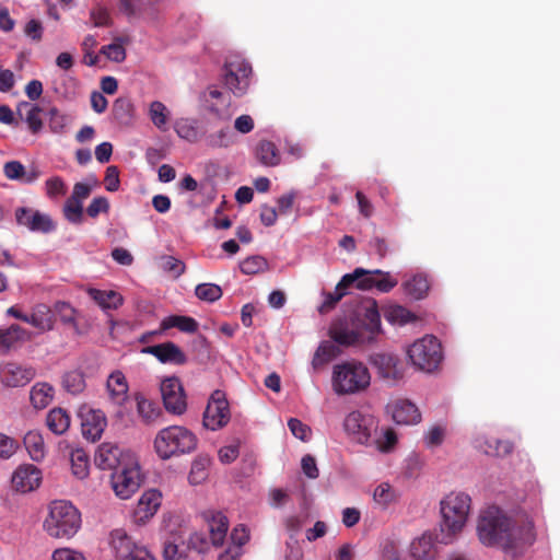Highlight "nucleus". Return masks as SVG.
Returning <instances> with one entry per match:
<instances>
[{"mask_svg": "<svg viewBox=\"0 0 560 560\" xmlns=\"http://www.w3.org/2000/svg\"><path fill=\"white\" fill-rule=\"evenodd\" d=\"M119 9L128 18H132L145 12L142 0H119Z\"/></svg>", "mask_w": 560, "mask_h": 560, "instance_id": "nucleus-58", "label": "nucleus"}, {"mask_svg": "<svg viewBox=\"0 0 560 560\" xmlns=\"http://www.w3.org/2000/svg\"><path fill=\"white\" fill-rule=\"evenodd\" d=\"M43 527L50 537L69 539L81 527V514L68 501H54L49 506V513L44 521Z\"/></svg>", "mask_w": 560, "mask_h": 560, "instance_id": "nucleus-5", "label": "nucleus"}, {"mask_svg": "<svg viewBox=\"0 0 560 560\" xmlns=\"http://www.w3.org/2000/svg\"><path fill=\"white\" fill-rule=\"evenodd\" d=\"M387 322L397 325H406L417 320V316L408 308L401 305H394L388 307L384 314Z\"/></svg>", "mask_w": 560, "mask_h": 560, "instance_id": "nucleus-41", "label": "nucleus"}, {"mask_svg": "<svg viewBox=\"0 0 560 560\" xmlns=\"http://www.w3.org/2000/svg\"><path fill=\"white\" fill-rule=\"evenodd\" d=\"M42 108L30 102H20L18 105V115L27 124L30 131L38 133L43 128L40 118Z\"/></svg>", "mask_w": 560, "mask_h": 560, "instance_id": "nucleus-27", "label": "nucleus"}, {"mask_svg": "<svg viewBox=\"0 0 560 560\" xmlns=\"http://www.w3.org/2000/svg\"><path fill=\"white\" fill-rule=\"evenodd\" d=\"M402 288L409 296L415 300L423 299L430 288L429 280L425 275L419 273L402 283Z\"/></svg>", "mask_w": 560, "mask_h": 560, "instance_id": "nucleus-36", "label": "nucleus"}, {"mask_svg": "<svg viewBox=\"0 0 560 560\" xmlns=\"http://www.w3.org/2000/svg\"><path fill=\"white\" fill-rule=\"evenodd\" d=\"M35 375L33 366L16 362H8L0 368V380L8 387L25 386Z\"/></svg>", "mask_w": 560, "mask_h": 560, "instance_id": "nucleus-15", "label": "nucleus"}, {"mask_svg": "<svg viewBox=\"0 0 560 560\" xmlns=\"http://www.w3.org/2000/svg\"><path fill=\"white\" fill-rule=\"evenodd\" d=\"M357 271L361 272L357 276L352 287L363 291L375 288L376 273H374V270L370 271L363 268H355L352 273H355Z\"/></svg>", "mask_w": 560, "mask_h": 560, "instance_id": "nucleus-51", "label": "nucleus"}, {"mask_svg": "<svg viewBox=\"0 0 560 560\" xmlns=\"http://www.w3.org/2000/svg\"><path fill=\"white\" fill-rule=\"evenodd\" d=\"M477 530L483 545L499 546L513 558L522 555L535 541L532 524L513 527L512 521L495 506L481 513Z\"/></svg>", "mask_w": 560, "mask_h": 560, "instance_id": "nucleus-1", "label": "nucleus"}, {"mask_svg": "<svg viewBox=\"0 0 560 560\" xmlns=\"http://www.w3.org/2000/svg\"><path fill=\"white\" fill-rule=\"evenodd\" d=\"M202 518L208 524L212 545L222 546L229 529L228 517L221 511L207 510L202 512Z\"/></svg>", "mask_w": 560, "mask_h": 560, "instance_id": "nucleus-20", "label": "nucleus"}, {"mask_svg": "<svg viewBox=\"0 0 560 560\" xmlns=\"http://www.w3.org/2000/svg\"><path fill=\"white\" fill-rule=\"evenodd\" d=\"M72 474L78 479H84L89 475V456L82 448H77L70 454Z\"/></svg>", "mask_w": 560, "mask_h": 560, "instance_id": "nucleus-39", "label": "nucleus"}, {"mask_svg": "<svg viewBox=\"0 0 560 560\" xmlns=\"http://www.w3.org/2000/svg\"><path fill=\"white\" fill-rule=\"evenodd\" d=\"M207 460L206 459H196L191 465V469L189 472V482L191 485H199L202 480L207 478Z\"/></svg>", "mask_w": 560, "mask_h": 560, "instance_id": "nucleus-61", "label": "nucleus"}, {"mask_svg": "<svg viewBox=\"0 0 560 560\" xmlns=\"http://www.w3.org/2000/svg\"><path fill=\"white\" fill-rule=\"evenodd\" d=\"M112 546L118 560H156L144 546L120 529L112 533Z\"/></svg>", "mask_w": 560, "mask_h": 560, "instance_id": "nucleus-11", "label": "nucleus"}, {"mask_svg": "<svg viewBox=\"0 0 560 560\" xmlns=\"http://www.w3.org/2000/svg\"><path fill=\"white\" fill-rule=\"evenodd\" d=\"M106 390L109 399L117 406H124L128 399L129 385L125 374L116 370L109 374L106 381Z\"/></svg>", "mask_w": 560, "mask_h": 560, "instance_id": "nucleus-22", "label": "nucleus"}, {"mask_svg": "<svg viewBox=\"0 0 560 560\" xmlns=\"http://www.w3.org/2000/svg\"><path fill=\"white\" fill-rule=\"evenodd\" d=\"M198 323L195 318L185 315H171L161 322V330L177 328L182 332L194 334L198 330Z\"/></svg>", "mask_w": 560, "mask_h": 560, "instance_id": "nucleus-30", "label": "nucleus"}, {"mask_svg": "<svg viewBox=\"0 0 560 560\" xmlns=\"http://www.w3.org/2000/svg\"><path fill=\"white\" fill-rule=\"evenodd\" d=\"M89 295L103 310H116L124 301L121 294L113 290L103 291L98 289H90Z\"/></svg>", "mask_w": 560, "mask_h": 560, "instance_id": "nucleus-32", "label": "nucleus"}, {"mask_svg": "<svg viewBox=\"0 0 560 560\" xmlns=\"http://www.w3.org/2000/svg\"><path fill=\"white\" fill-rule=\"evenodd\" d=\"M170 112L167 107L160 101L150 104L149 116L152 124L160 130H166Z\"/></svg>", "mask_w": 560, "mask_h": 560, "instance_id": "nucleus-43", "label": "nucleus"}, {"mask_svg": "<svg viewBox=\"0 0 560 560\" xmlns=\"http://www.w3.org/2000/svg\"><path fill=\"white\" fill-rule=\"evenodd\" d=\"M479 447L485 454L494 457H504L513 451V444L510 441L494 438L487 439Z\"/></svg>", "mask_w": 560, "mask_h": 560, "instance_id": "nucleus-38", "label": "nucleus"}, {"mask_svg": "<svg viewBox=\"0 0 560 560\" xmlns=\"http://www.w3.org/2000/svg\"><path fill=\"white\" fill-rule=\"evenodd\" d=\"M383 439L384 441L377 438V435L373 436L372 439V442L375 443L377 448L381 450L382 452L390 451L397 443L396 432L392 428H387L383 432Z\"/></svg>", "mask_w": 560, "mask_h": 560, "instance_id": "nucleus-57", "label": "nucleus"}, {"mask_svg": "<svg viewBox=\"0 0 560 560\" xmlns=\"http://www.w3.org/2000/svg\"><path fill=\"white\" fill-rule=\"evenodd\" d=\"M124 42L122 37H116L114 43L101 48V54L105 55L112 61L122 62L126 59Z\"/></svg>", "mask_w": 560, "mask_h": 560, "instance_id": "nucleus-45", "label": "nucleus"}, {"mask_svg": "<svg viewBox=\"0 0 560 560\" xmlns=\"http://www.w3.org/2000/svg\"><path fill=\"white\" fill-rule=\"evenodd\" d=\"M49 128L55 133H61L66 127L70 124L71 117L62 114L56 107L49 109Z\"/></svg>", "mask_w": 560, "mask_h": 560, "instance_id": "nucleus-49", "label": "nucleus"}, {"mask_svg": "<svg viewBox=\"0 0 560 560\" xmlns=\"http://www.w3.org/2000/svg\"><path fill=\"white\" fill-rule=\"evenodd\" d=\"M186 549L187 548L184 546L165 541L163 546V558L164 560H180L187 557Z\"/></svg>", "mask_w": 560, "mask_h": 560, "instance_id": "nucleus-60", "label": "nucleus"}, {"mask_svg": "<svg viewBox=\"0 0 560 560\" xmlns=\"http://www.w3.org/2000/svg\"><path fill=\"white\" fill-rule=\"evenodd\" d=\"M137 411L142 421L147 424L155 422L161 416L160 407L141 394H136Z\"/></svg>", "mask_w": 560, "mask_h": 560, "instance_id": "nucleus-35", "label": "nucleus"}, {"mask_svg": "<svg viewBox=\"0 0 560 560\" xmlns=\"http://www.w3.org/2000/svg\"><path fill=\"white\" fill-rule=\"evenodd\" d=\"M207 109L220 120H230L232 117L231 96L220 91L215 85H210L203 93Z\"/></svg>", "mask_w": 560, "mask_h": 560, "instance_id": "nucleus-16", "label": "nucleus"}, {"mask_svg": "<svg viewBox=\"0 0 560 560\" xmlns=\"http://www.w3.org/2000/svg\"><path fill=\"white\" fill-rule=\"evenodd\" d=\"M97 45V40L94 35H88L82 42V49L84 51L83 61L88 66H95L98 61L97 55L94 54V48Z\"/></svg>", "mask_w": 560, "mask_h": 560, "instance_id": "nucleus-54", "label": "nucleus"}, {"mask_svg": "<svg viewBox=\"0 0 560 560\" xmlns=\"http://www.w3.org/2000/svg\"><path fill=\"white\" fill-rule=\"evenodd\" d=\"M162 501V494L155 489H150L142 493L138 500L137 506L133 511L136 523H145L159 510Z\"/></svg>", "mask_w": 560, "mask_h": 560, "instance_id": "nucleus-21", "label": "nucleus"}, {"mask_svg": "<svg viewBox=\"0 0 560 560\" xmlns=\"http://www.w3.org/2000/svg\"><path fill=\"white\" fill-rule=\"evenodd\" d=\"M26 338V330L13 324L9 328L0 329V350L8 351L18 342Z\"/></svg>", "mask_w": 560, "mask_h": 560, "instance_id": "nucleus-37", "label": "nucleus"}, {"mask_svg": "<svg viewBox=\"0 0 560 560\" xmlns=\"http://www.w3.org/2000/svg\"><path fill=\"white\" fill-rule=\"evenodd\" d=\"M143 352L155 357L163 364L184 365L188 361L185 352L172 341L149 346Z\"/></svg>", "mask_w": 560, "mask_h": 560, "instance_id": "nucleus-18", "label": "nucleus"}, {"mask_svg": "<svg viewBox=\"0 0 560 560\" xmlns=\"http://www.w3.org/2000/svg\"><path fill=\"white\" fill-rule=\"evenodd\" d=\"M198 299L207 302H214L222 296V289L213 283H201L195 289Z\"/></svg>", "mask_w": 560, "mask_h": 560, "instance_id": "nucleus-48", "label": "nucleus"}, {"mask_svg": "<svg viewBox=\"0 0 560 560\" xmlns=\"http://www.w3.org/2000/svg\"><path fill=\"white\" fill-rule=\"evenodd\" d=\"M109 211V201L106 197L100 196L93 198L86 208V214L95 219L100 213H107Z\"/></svg>", "mask_w": 560, "mask_h": 560, "instance_id": "nucleus-62", "label": "nucleus"}, {"mask_svg": "<svg viewBox=\"0 0 560 560\" xmlns=\"http://www.w3.org/2000/svg\"><path fill=\"white\" fill-rule=\"evenodd\" d=\"M252 74L250 65L240 58H233L223 67V83L237 97L243 96L249 86Z\"/></svg>", "mask_w": 560, "mask_h": 560, "instance_id": "nucleus-10", "label": "nucleus"}, {"mask_svg": "<svg viewBox=\"0 0 560 560\" xmlns=\"http://www.w3.org/2000/svg\"><path fill=\"white\" fill-rule=\"evenodd\" d=\"M407 354L418 370L429 373L436 370L443 359L441 343L432 335L416 340L409 347Z\"/></svg>", "mask_w": 560, "mask_h": 560, "instance_id": "nucleus-7", "label": "nucleus"}, {"mask_svg": "<svg viewBox=\"0 0 560 560\" xmlns=\"http://www.w3.org/2000/svg\"><path fill=\"white\" fill-rule=\"evenodd\" d=\"M410 555L415 560H433L435 558L434 540L431 534L424 533L410 545Z\"/></svg>", "mask_w": 560, "mask_h": 560, "instance_id": "nucleus-28", "label": "nucleus"}, {"mask_svg": "<svg viewBox=\"0 0 560 560\" xmlns=\"http://www.w3.org/2000/svg\"><path fill=\"white\" fill-rule=\"evenodd\" d=\"M12 487L22 493L31 492L39 487L42 471L34 465H21L12 475Z\"/></svg>", "mask_w": 560, "mask_h": 560, "instance_id": "nucleus-19", "label": "nucleus"}, {"mask_svg": "<svg viewBox=\"0 0 560 560\" xmlns=\"http://www.w3.org/2000/svg\"><path fill=\"white\" fill-rule=\"evenodd\" d=\"M240 269L245 275H256L268 269V262L262 256H250L240 264Z\"/></svg>", "mask_w": 560, "mask_h": 560, "instance_id": "nucleus-44", "label": "nucleus"}, {"mask_svg": "<svg viewBox=\"0 0 560 560\" xmlns=\"http://www.w3.org/2000/svg\"><path fill=\"white\" fill-rule=\"evenodd\" d=\"M209 144L213 148H228L233 143V135L230 127L220 129L217 133H213L208 139Z\"/></svg>", "mask_w": 560, "mask_h": 560, "instance_id": "nucleus-53", "label": "nucleus"}, {"mask_svg": "<svg viewBox=\"0 0 560 560\" xmlns=\"http://www.w3.org/2000/svg\"><path fill=\"white\" fill-rule=\"evenodd\" d=\"M46 192L49 198L63 196L67 192V186L63 179L59 176L48 178L46 180Z\"/></svg>", "mask_w": 560, "mask_h": 560, "instance_id": "nucleus-63", "label": "nucleus"}, {"mask_svg": "<svg viewBox=\"0 0 560 560\" xmlns=\"http://www.w3.org/2000/svg\"><path fill=\"white\" fill-rule=\"evenodd\" d=\"M393 420L397 424H417L421 420L418 407L407 399H399L390 406Z\"/></svg>", "mask_w": 560, "mask_h": 560, "instance_id": "nucleus-24", "label": "nucleus"}, {"mask_svg": "<svg viewBox=\"0 0 560 560\" xmlns=\"http://www.w3.org/2000/svg\"><path fill=\"white\" fill-rule=\"evenodd\" d=\"M374 501L381 506L385 508L395 499V493L390 485L381 483L376 487L373 493Z\"/></svg>", "mask_w": 560, "mask_h": 560, "instance_id": "nucleus-55", "label": "nucleus"}, {"mask_svg": "<svg viewBox=\"0 0 560 560\" xmlns=\"http://www.w3.org/2000/svg\"><path fill=\"white\" fill-rule=\"evenodd\" d=\"M257 161L265 166H277L281 155L276 144L269 140H260L255 148Z\"/></svg>", "mask_w": 560, "mask_h": 560, "instance_id": "nucleus-29", "label": "nucleus"}, {"mask_svg": "<svg viewBox=\"0 0 560 560\" xmlns=\"http://www.w3.org/2000/svg\"><path fill=\"white\" fill-rule=\"evenodd\" d=\"M161 267L164 271L172 273L176 278L185 271V264L173 256L162 257Z\"/></svg>", "mask_w": 560, "mask_h": 560, "instance_id": "nucleus-56", "label": "nucleus"}, {"mask_svg": "<svg viewBox=\"0 0 560 560\" xmlns=\"http://www.w3.org/2000/svg\"><path fill=\"white\" fill-rule=\"evenodd\" d=\"M70 415L62 408H52L46 417L48 429L56 435L63 434L70 427Z\"/></svg>", "mask_w": 560, "mask_h": 560, "instance_id": "nucleus-31", "label": "nucleus"}, {"mask_svg": "<svg viewBox=\"0 0 560 560\" xmlns=\"http://www.w3.org/2000/svg\"><path fill=\"white\" fill-rule=\"evenodd\" d=\"M133 104L128 97H118L113 104V115L116 120L127 124L133 116Z\"/></svg>", "mask_w": 560, "mask_h": 560, "instance_id": "nucleus-42", "label": "nucleus"}, {"mask_svg": "<svg viewBox=\"0 0 560 560\" xmlns=\"http://www.w3.org/2000/svg\"><path fill=\"white\" fill-rule=\"evenodd\" d=\"M90 19L95 27L110 26L113 20L108 9L96 5L90 11Z\"/></svg>", "mask_w": 560, "mask_h": 560, "instance_id": "nucleus-52", "label": "nucleus"}, {"mask_svg": "<svg viewBox=\"0 0 560 560\" xmlns=\"http://www.w3.org/2000/svg\"><path fill=\"white\" fill-rule=\"evenodd\" d=\"M197 444V436L182 425H170L161 429L153 442L156 455L163 460L189 454L196 450Z\"/></svg>", "mask_w": 560, "mask_h": 560, "instance_id": "nucleus-4", "label": "nucleus"}, {"mask_svg": "<svg viewBox=\"0 0 560 560\" xmlns=\"http://www.w3.org/2000/svg\"><path fill=\"white\" fill-rule=\"evenodd\" d=\"M127 455L132 454L124 452L115 444L102 443L95 452L94 463L100 469L115 471L124 465Z\"/></svg>", "mask_w": 560, "mask_h": 560, "instance_id": "nucleus-17", "label": "nucleus"}, {"mask_svg": "<svg viewBox=\"0 0 560 560\" xmlns=\"http://www.w3.org/2000/svg\"><path fill=\"white\" fill-rule=\"evenodd\" d=\"M470 511V497L466 493H450L441 501L442 522L436 539L450 544L462 532Z\"/></svg>", "mask_w": 560, "mask_h": 560, "instance_id": "nucleus-3", "label": "nucleus"}, {"mask_svg": "<svg viewBox=\"0 0 560 560\" xmlns=\"http://www.w3.org/2000/svg\"><path fill=\"white\" fill-rule=\"evenodd\" d=\"M359 272L360 271L345 275L337 283L334 292L323 293L324 301L318 307V312L320 314L328 313L337 305V303L347 294V289L352 287L357 276L360 275Z\"/></svg>", "mask_w": 560, "mask_h": 560, "instance_id": "nucleus-23", "label": "nucleus"}, {"mask_svg": "<svg viewBox=\"0 0 560 560\" xmlns=\"http://www.w3.org/2000/svg\"><path fill=\"white\" fill-rule=\"evenodd\" d=\"M161 395L165 409L173 415L186 411V395L182 382L176 376L166 377L161 383Z\"/></svg>", "mask_w": 560, "mask_h": 560, "instance_id": "nucleus-13", "label": "nucleus"}, {"mask_svg": "<svg viewBox=\"0 0 560 560\" xmlns=\"http://www.w3.org/2000/svg\"><path fill=\"white\" fill-rule=\"evenodd\" d=\"M30 223V230L33 232L49 233L56 229L55 222L48 214L35 211V215H32Z\"/></svg>", "mask_w": 560, "mask_h": 560, "instance_id": "nucleus-47", "label": "nucleus"}, {"mask_svg": "<svg viewBox=\"0 0 560 560\" xmlns=\"http://www.w3.org/2000/svg\"><path fill=\"white\" fill-rule=\"evenodd\" d=\"M23 443L33 460L40 462L45 457V443L39 432L28 431L23 439Z\"/></svg>", "mask_w": 560, "mask_h": 560, "instance_id": "nucleus-34", "label": "nucleus"}, {"mask_svg": "<svg viewBox=\"0 0 560 560\" xmlns=\"http://www.w3.org/2000/svg\"><path fill=\"white\" fill-rule=\"evenodd\" d=\"M335 357V346L331 343H322L312 360V364L314 369H318L323 366L324 364L331 361Z\"/></svg>", "mask_w": 560, "mask_h": 560, "instance_id": "nucleus-50", "label": "nucleus"}, {"mask_svg": "<svg viewBox=\"0 0 560 560\" xmlns=\"http://www.w3.org/2000/svg\"><path fill=\"white\" fill-rule=\"evenodd\" d=\"M229 401L222 390H214L203 413V425L212 431L218 430L230 421Z\"/></svg>", "mask_w": 560, "mask_h": 560, "instance_id": "nucleus-12", "label": "nucleus"}, {"mask_svg": "<svg viewBox=\"0 0 560 560\" xmlns=\"http://www.w3.org/2000/svg\"><path fill=\"white\" fill-rule=\"evenodd\" d=\"M54 387L48 383H36L30 393V399L34 408H46L54 398Z\"/></svg>", "mask_w": 560, "mask_h": 560, "instance_id": "nucleus-33", "label": "nucleus"}, {"mask_svg": "<svg viewBox=\"0 0 560 560\" xmlns=\"http://www.w3.org/2000/svg\"><path fill=\"white\" fill-rule=\"evenodd\" d=\"M62 386L72 395L82 393L86 386L83 372L80 370L67 372L62 377Z\"/></svg>", "mask_w": 560, "mask_h": 560, "instance_id": "nucleus-40", "label": "nucleus"}, {"mask_svg": "<svg viewBox=\"0 0 560 560\" xmlns=\"http://www.w3.org/2000/svg\"><path fill=\"white\" fill-rule=\"evenodd\" d=\"M82 434L92 442L98 440L106 427V418L100 410H91L88 412L81 423Z\"/></svg>", "mask_w": 560, "mask_h": 560, "instance_id": "nucleus-25", "label": "nucleus"}, {"mask_svg": "<svg viewBox=\"0 0 560 560\" xmlns=\"http://www.w3.org/2000/svg\"><path fill=\"white\" fill-rule=\"evenodd\" d=\"M52 560H85L82 552L71 548L56 549L51 555Z\"/></svg>", "mask_w": 560, "mask_h": 560, "instance_id": "nucleus-64", "label": "nucleus"}, {"mask_svg": "<svg viewBox=\"0 0 560 560\" xmlns=\"http://www.w3.org/2000/svg\"><path fill=\"white\" fill-rule=\"evenodd\" d=\"M141 476L139 465L133 455H127L121 467L112 474V487L116 495L122 500L129 499L140 487Z\"/></svg>", "mask_w": 560, "mask_h": 560, "instance_id": "nucleus-8", "label": "nucleus"}, {"mask_svg": "<svg viewBox=\"0 0 560 560\" xmlns=\"http://www.w3.org/2000/svg\"><path fill=\"white\" fill-rule=\"evenodd\" d=\"M65 218L73 224H80L83 220V203L69 197L63 206Z\"/></svg>", "mask_w": 560, "mask_h": 560, "instance_id": "nucleus-46", "label": "nucleus"}, {"mask_svg": "<svg viewBox=\"0 0 560 560\" xmlns=\"http://www.w3.org/2000/svg\"><path fill=\"white\" fill-rule=\"evenodd\" d=\"M331 381L336 394L351 395L370 386L371 374L362 362L352 360L335 365Z\"/></svg>", "mask_w": 560, "mask_h": 560, "instance_id": "nucleus-6", "label": "nucleus"}, {"mask_svg": "<svg viewBox=\"0 0 560 560\" xmlns=\"http://www.w3.org/2000/svg\"><path fill=\"white\" fill-rule=\"evenodd\" d=\"M27 324L42 332L51 330L55 325V316L51 308L43 303L36 304L27 316Z\"/></svg>", "mask_w": 560, "mask_h": 560, "instance_id": "nucleus-26", "label": "nucleus"}, {"mask_svg": "<svg viewBox=\"0 0 560 560\" xmlns=\"http://www.w3.org/2000/svg\"><path fill=\"white\" fill-rule=\"evenodd\" d=\"M343 428L352 440L369 445L372 443L373 436L377 434L378 420L373 415L354 410L345 418Z\"/></svg>", "mask_w": 560, "mask_h": 560, "instance_id": "nucleus-9", "label": "nucleus"}, {"mask_svg": "<svg viewBox=\"0 0 560 560\" xmlns=\"http://www.w3.org/2000/svg\"><path fill=\"white\" fill-rule=\"evenodd\" d=\"M330 337L341 346L373 342L382 332L377 303L372 298L360 301L349 322H337L330 327Z\"/></svg>", "mask_w": 560, "mask_h": 560, "instance_id": "nucleus-2", "label": "nucleus"}, {"mask_svg": "<svg viewBox=\"0 0 560 560\" xmlns=\"http://www.w3.org/2000/svg\"><path fill=\"white\" fill-rule=\"evenodd\" d=\"M374 273L380 277L375 280V288L381 292H389L398 283V280L393 278L389 272H384L380 269H376L374 270Z\"/></svg>", "mask_w": 560, "mask_h": 560, "instance_id": "nucleus-59", "label": "nucleus"}, {"mask_svg": "<svg viewBox=\"0 0 560 560\" xmlns=\"http://www.w3.org/2000/svg\"><path fill=\"white\" fill-rule=\"evenodd\" d=\"M370 363L386 383L394 384L404 376L402 369L399 368V359L394 354L374 353L370 357Z\"/></svg>", "mask_w": 560, "mask_h": 560, "instance_id": "nucleus-14", "label": "nucleus"}]
</instances>
